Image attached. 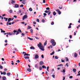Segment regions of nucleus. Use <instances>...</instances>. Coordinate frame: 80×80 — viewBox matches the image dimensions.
I'll use <instances>...</instances> for the list:
<instances>
[{"label": "nucleus", "instance_id": "1", "mask_svg": "<svg viewBox=\"0 0 80 80\" xmlns=\"http://www.w3.org/2000/svg\"><path fill=\"white\" fill-rule=\"evenodd\" d=\"M38 47L42 51H44V50H45L44 47H43V45L41 43L39 42V44H38Z\"/></svg>", "mask_w": 80, "mask_h": 80}, {"label": "nucleus", "instance_id": "2", "mask_svg": "<svg viewBox=\"0 0 80 80\" xmlns=\"http://www.w3.org/2000/svg\"><path fill=\"white\" fill-rule=\"evenodd\" d=\"M51 43H52V46H55L56 45V42H55V40L54 39H52L51 40Z\"/></svg>", "mask_w": 80, "mask_h": 80}, {"label": "nucleus", "instance_id": "3", "mask_svg": "<svg viewBox=\"0 0 80 80\" xmlns=\"http://www.w3.org/2000/svg\"><path fill=\"white\" fill-rule=\"evenodd\" d=\"M11 19H12V20H11L12 21V20H13V19H14V18H9L8 19V22H7V26H8V23H9V22H10V21H11Z\"/></svg>", "mask_w": 80, "mask_h": 80}, {"label": "nucleus", "instance_id": "4", "mask_svg": "<svg viewBox=\"0 0 80 80\" xmlns=\"http://www.w3.org/2000/svg\"><path fill=\"white\" fill-rule=\"evenodd\" d=\"M7 34L9 35H15V33H13V32H7Z\"/></svg>", "mask_w": 80, "mask_h": 80}, {"label": "nucleus", "instance_id": "5", "mask_svg": "<svg viewBox=\"0 0 80 80\" xmlns=\"http://www.w3.org/2000/svg\"><path fill=\"white\" fill-rule=\"evenodd\" d=\"M27 17H28V16H27V15H25L23 16L22 19L23 20H24L25 19H26V18H27Z\"/></svg>", "mask_w": 80, "mask_h": 80}, {"label": "nucleus", "instance_id": "6", "mask_svg": "<svg viewBox=\"0 0 80 80\" xmlns=\"http://www.w3.org/2000/svg\"><path fill=\"white\" fill-rule=\"evenodd\" d=\"M34 58H35V59H38V58H39V56H38V54L35 55L34 56Z\"/></svg>", "mask_w": 80, "mask_h": 80}, {"label": "nucleus", "instance_id": "7", "mask_svg": "<svg viewBox=\"0 0 80 80\" xmlns=\"http://www.w3.org/2000/svg\"><path fill=\"white\" fill-rule=\"evenodd\" d=\"M39 64L40 65H43V62L42 61H41L40 62Z\"/></svg>", "mask_w": 80, "mask_h": 80}, {"label": "nucleus", "instance_id": "8", "mask_svg": "<svg viewBox=\"0 0 80 80\" xmlns=\"http://www.w3.org/2000/svg\"><path fill=\"white\" fill-rule=\"evenodd\" d=\"M18 7H19L18 5L17 4H16L15 5V8H18Z\"/></svg>", "mask_w": 80, "mask_h": 80}, {"label": "nucleus", "instance_id": "9", "mask_svg": "<svg viewBox=\"0 0 80 80\" xmlns=\"http://www.w3.org/2000/svg\"><path fill=\"white\" fill-rule=\"evenodd\" d=\"M72 70L74 73H75L77 71V70L75 68L72 69Z\"/></svg>", "mask_w": 80, "mask_h": 80}, {"label": "nucleus", "instance_id": "10", "mask_svg": "<svg viewBox=\"0 0 80 80\" xmlns=\"http://www.w3.org/2000/svg\"><path fill=\"white\" fill-rule=\"evenodd\" d=\"M2 80H6L7 79V78L5 77H3L2 78Z\"/></svg>", "mask_w": 80, "mask_h": 80}, {"label": "nucleus", "instance_id": "11", "mask_svg": "<svg viewBox=\"0 0 80 80\" xmlns=\"http://www.w3.org/2000/svg\"><path fill=\"white\" fill-rule=\"evenodd\" d=\"M30 48L31 49H32V50H35V48L33 46L31 47Z\"/></svg>", "mask_w": 80, "mask_h": 80}, {"label": "nucleus", "instance_id": "12", "mask_svg": "<svg viewBox=\"0 0 80 80\" xmlns=\"http://www.w3.org/2000/svg\"><path fill=\"white\" fill-rule=\"evenodd\" d=\"M61 72H63V73L65 72V69H63L62 71H61Z\"/></svg>", "mask_w": 80, "mask_h": 80}, {"label": "nucleus", "instance_id": "13", "mask_svg": "<svg viewBox=\"0 0 80 80\" xmlns=\"http://www.w3.org/2000/svg\"><path fill=\"white\" fill-rule=\"evenodd\" d=\"M27 71H28V72H31V69L30 68L27 69Z\"/></svg>", "mask_w": 80, "mask_h": 80}, {"label": "nucleus", "instance_id": "14", "mask_svg": "<svg viewBox=\"0 0 80 80\" xmlns=\"http://www.w3.org/2000/svg\"><path fill=\"white\" fill-rule=\"evenodd\" d=\"M63 64H61L56 66V67H61L62 66H63Z\"/></svg>", "mask_w": 80, "mask_h": 80}, {"label": "nucleus", "instance_id": "15", "mask_svg": "<svg viewBox=\"0 0 80 80\" xmlns=\"http://www.w3.org/2000/svg\"><path fill=\"white\" fill-rule=\"evenodd\" d=\"M42 67L43 68H45V69H46V68H47V67H46V66H45V65H42Z\"/></svg>", "mask_w": 80, "mask_h": 80}, {"label": "nucleus", "instance_id": "16", "mask_svg": "<svg viewBox=\"0 0 80 80\" xmlns=\"http://www.w3.org/2000/svg\"><path fill=\"white\" fill-rule=\"evenodd\" d=\"M11 74L10 73V72H8L7 73V76H10V75Z\"/></svg>", "mask_w": 80, "mask_h": 80}, {"label": "nucleus", "instance_id": "17", "mask_svg": "<svg viewBox=\"0 0 80 80\" xmlns=\"http://www.w3.org/2000/svg\"><path fill=\"white\" fill-rule=\"evenodd\" d=\"M28 39H29L30 40H33V38H31L29 37H28Z\"/></svg>", "mask_w": 80, "mask_h": 80}, {"label": "nucleus", "instance_id": "18", "mask_svg": "<svg viewBox=\"0 0 80 80\" xmlns=\"http://www.w3.org/2000/svg\"><path fill=\"white\" fill-rule=\"evenodd\" d=\"M31 28H32V27L29 26H28V29H31Z\"/></svg>", "mask_w": 80, "mask_h": 80}, {"label": "nucleus", "instance_id": "19", "mask_svg": "<svg viewBox=\"0 0 80 80\" xmlns=\"http://www.w3.org/2000/svg\"><path fill=\"white\" fill-rule=\"evenodd\" d=\"M47 41L46 40L45 42L44 43V45L45 46L47 45Z\"/></svg>", "mask_w": 80, "mask_h": 80}, {"label": "nucleus", "instance_id": "20", "mask_svg": "<svg viewBox=\"0 0 80 80\" xmlns=\"http://www.w3.org/2000/svg\"><path fill=\"white\" fill-rule=\"evenodd\" d=\"M24 58L27 59H29V58L28 57V56H26V57H24Z\"/></svg>", "mask_w": 80, "mask_h": 80}, {"label": "nucleus", "instance_id": "21", "mask_svg": "<svg viewBox=\"0 0 80 80\" xmlns=\"http://www.w3.org/2000/svg\"><path fill=\"white\" fill-rule=\"evenodd\" d=\"M1 30V32L2 33V32H3V33H5V31H3L2 29H0Z\"/></svg>", "mask_w": 80, "mask_h": 80}, {"label": "nucleus", "instance_id": "22", "mask_svg": "<svg viewBox=\"0 0 80 80\" xmlns=\"http://www.w3.org/2000/svg\"><path fill=\"white\" fill-rule=\"evenodd\" d=\"M47 70L48 72L49 71V66L47 67Z\"/></svg>", "mask_w": 80, "mask_h": 80}, {"label": "nucleus", "instance_id": "23", "mask_svg": "<svg viewBox=\"0 0 80 80\" xmlns=\"http://www.w3.org/2000/svg\"><path fill=\"white\" fill-rule=\"evenodd\" d=\"M29 10L30 12H32V8H30L29 9Z\"/></svg>", "mask_w": 80, "mask_h": 80}, {"label": "nucleus", "instance_id": "24", "mask_svg": "<svg viewBox=\"0 0 80 80\" xmlns=\"http://www.w3.org/2000/svg\"><path fill=\"white\" fill-rule=\"evenodd\" d=\"M35 68H38V64H36L35 65Z\"/></svg>", "mask_w": 80, "mask_h": 80}, {"label": "nucleus", "instance_id": "25", "mask_svg": "<svg viewBox=\"0 0 80 80\" xmlns=\"http://www.w3.org/2000/svg\"><path fill=\"white\" fill-rule=\"evenodd\" d=\"M53 15H56L57 13H56V12H53Z\"/></svg>", "mask_w": 80, "mask_h": 80}, {"label": "nucleus", "instance_id": "26", "mask_svg": "<svg viewBox=\"0 0 80 80\" xmlns=\"http://www.w3.org/2000/svg\"><path fill=\"white\" fill-rule=\"evenodd\" d=\"M11 3L12 4H13V3H15V1H12V2H11Z\"/></svg>", "mask_w": 80, "mask_h": 80}, {"label": "nucleus", "instance_id": "27", "mask_svg": "<svg viewBox=\"0 0 80 80\" xmlns=\"http://www.w3.org/2000/svg\"><path fill=\"white\" fill-rule=\"evenodd\" d=\"M54 53H55V52H54V51H53V52H52V53H50L51 55H53V54H54Z\"/></svg>", "mask_w": 80, "mask_h": 80}, {"label": "nucleus", "instance_id": "28", "mask_svg": "<svg viewBox=\"0 0 80 80\" xmlns=\"http://www.w3.org/2000/svg\"><path fill=\"white\" fill-rule=\"evenodd\" d=\"M6 74V73L5 72H3V75H5Z\"/></svg>", "mask_w": 80, "mask_h": 80}, {"label": "nucleus", "instance_id": "29", "mask_svg": "<svg viewBox=\"0 0 80 80\" xmlns=\"http://www.w3.org/2000/svg\"><path fill=\"white\" fill-rule=\"evenodd\" d=\"M77 54L75 53L74 54V57H77Z\"/></svg>", "mask_w": 80, "mask_h": 80}, {"label": "nucleus", "instance_id": "30", "mask_svg": "<svg viewBox=\"0 0 80 80\" xmlns=\"http://www.w3.org/2000/svg\"><path fill=\"white\" fill-rule=\"evenodd\" d=\"M28 56V54H27V53H26V54H24V57H25V56Z\"/></svg>", "mask_w": 80, "mask_h": 80}, {"label": "nucleus", "instance_id": "31", "mask_svg": "<svg viewBox=\"0 0 80 80\" xmlns=\"http://www.w3.org/2000/svg\"><path fill=\"white\" fill-rule=\"evenodd\" d=\"M39 68L40 70H42V67H40Z\"/></svg>", "mask_w": 80, "mask_h": 80}, {"label": "nucleus", "instance_id": "32", "mask_svg": "<svg viewBox=\"0 0 80 80\" xmlns=\"http://www.w3.org/2000/svg\"><path fill=\"white\" fill-rule=\"evenodd\" d=\"M4 19H5V21H7L8 20V18H4Z\"/></svg>", "mask_w": 80, "mask_h": 80}, {"label": "nucleus", "instance_id": "33", "mask_svg": "<svg viewBox=\"0 0 80 80\" xmlns=\"http://www.w3.org/2000/svg\"><path fill=\"white\" fill-rule=\"evenodd\" d=\"M55 59H58V57H57V56H55Z\"/></svg>", "mask_w": 80, "mask_h": 80}, {"label": "nucleus", "instance_id": "34", "mask_svg": "<svg viewBox=\"0 0 80 80\" xmlns=\"http://www.w3.org/2000/svg\"><path fill=\"white\" fill-rule=\"evenodd\" d=\"M30 31H31V33H33V30L31 29Z\"/></svg>", "mask_w": 80, "mask_h": 80}, {"label": "nucleus", "instance_id": "35", "mask_svg": "<svg viewBox=\"0 0 80 80\" xmlns=\"http://www.w3.org/2000/svg\"><path fill=\"white\" fill-rule=\"evenodd\" d=\"M0 69H3V67L2 66L0 65Z\"/></svg>", "mask_w": 80, "mask_h": 80}, {"label": "nucleus", "instance_id": "36", "mask_svg": "<svg viewBox=\"0 0 80 80\" xmlns=\"http://www.w3.org/2000/svg\"><path fill=\"white\" fill-rule=\"evenodd\" d=\"M69 78H71V79L73 78V76H69Z\"/></svg>", "mask_w": 80, "mask_h": 80}, {"label": "nucleus", "instance_id": "37", "mask_svg": "<svg viewBox=\"0 0 80 80\" xmlns=\"http://www.w3.org/2000/svg\"><path fill=\"white\" fill-rule=\"evenodd\" d=\"M42 22L43 23H45V20H44V19H42Z\"/></svg>", "mask_w": 80, "mask_h": 80}, {"label": "nucleus", "instance_id": "38", "mask_svg": "<svg viewBox=\"0 0 80 80\" xmlns=\"http://www.w3.org/2000/svg\"><path fill=\"white\" fill-rule=\"evenodd\" d=\"M18 32H20L21 33H22V31L20 30V29H18Z\"/></svg>", "mask_w": 80, "mask_h": 80}, {"label": "nucleus", "instance_id": "39", "mask_svg": "<svg viewBox=\"0 0 80 80\" xmlns=\"http://www.w3.org/2000/svg\"><path fill=\"white\" fill-rule=\"evenodd\" d=\"M58 12V13L59 15H60L61 14V12L59 11V12Z\"/></svg>", "mask_w": 80, "mask_h": 80}, {"label": "nucleus", "instance_id": "40", "mask_svg": "<svg viewBox=\"0 0 80 80\" xmlns=\"http://www.w3.org/2000/svg\"><path fill=\"white\" fill-rule=\"evenodd\" d=\"M9 13H12V10H10L9 11Z\"/></svg>", "mask_w": 80, "mask_h": 80}, {"label": "nucleus", "instance_id": "41", "mask_svg": "<svg viewBox=\"0 0 80 80\" xmlns=\"http://www.w3.org/2000/svg\"><path fill=\"white\" fill-rule=\"evenodd\" d=\"M16 32L17 33L16 34V35H18V34H19V32H18V31H16Z\"/></svg>", "mask_w": 80, "mask_h": 80}, {"label": "nucleus", "instance_id": "42", "mask_svg": "<svg viewBox=\"0 0 80 80\" xmlns=\"http://www.w3.org/2000/svg\"><path fill=\"white\" fill-rule=\"evenodd\" d=\"M35 38H36V39H37L38 40H39V38H38V37H35Z\"/></svg>", "mask_w": 80, "mask_h": 80}, {"label": "nucleus", "instance_id": "43", "mask_svg": "<svg viewBox=\"0 0 80 80\" xmlns=\"http://www.w3.org/2000/svg\"><path fill=\"white\" fill-rule=\"evenodd\" d=\"M44 12H45V13H48V11H47V10H46V11H44Z\"/></svg>", "mask_w": 80, "mask_h": 80}, {"label": "nucleus", "instance_id": "44", "mask_svg": "<svg viewBox=\"0 0 80 80\" xmlns=\"http://www.w3.org/2000/svg\"><path fill=\"white\" fill-rule=\"evenodd\" d=\"M4 71H5V72H7V68H5L4 69Z\"/></svg>", "mask_w": 80, "mask_h": 80}, {"label": "nucleus", "instance_id": "45", "mask_svg": "<svg viewBox=\"0 0 80 80\" xmlns=\"http://www.w3.org/2000/svg\"><path fill=\"white\" fill-rule=\"evenodd\" d=\"M66 58V61L68 62V59L67 58Z\"/></svg>", "mask_w": 80, "mask_h": 80}, {"label": "nucleus", "instance_id": "46", "mask_svg": "<svg viewBox=\"0 0 80 80\" xmlns=\"http://www.w3.org/2000/svg\"><path fill=\"white\" fill-rule=\"evenodd\" d=\"M55 10L56 12H58L59 11V9H56Z\"/></svg>", "mask_w": 80, "mask_h": 80}, {"label": "nucleus", "instance_id": "47", "mask_svg": "<svg viewBox=\"0 0 80 80\" xmlns=\"http://www.w3.org/2000/svg\"><path fill=\"white\" fill-rule=\"evenodd\" d=\"M54 22H52V23H51V25H54Z\"/></svg>", "mask_w": 80, "mask_h": 80}, {"label": "nucleus", "instance_id": "48", "mask_svg": "<svg viewBox=\"0 0 80 80\" xmlns=\"http://www.w3.org/2000/svg\"><path fill=\"white\" fill-rule=\"evenodd\" d=\"M41 57H42V58H44V57L43 56V55H41Z\"/></svg>", "mask_w": 80, "mask_h": 80}, {"label": "nucleus", "instance_id": "49", "mask_svg": "<svg viewBox=\"0 0 80 80\" xmlns=\"http://www.w3.org/2000/svg\"><path fill=\"white\" fill-rule=\"evenodd\" d=\"M16 62H18V63H19V62H20V61L19 60H18L16 61Z\"/></svg>", "mask_w": 80, "mask_h": 80}, {"label": "nucleus", "instance_id": "50", "mask_svg": "<svg viewBox=\"0 0 80 80\" xmlns=\"http://www.w3.org/2000/svg\"><path fill=\"white\" fill-rule=\"evenodd\" d=\"M55 75H53L52 76V77L54 78H55Z\"/></svg>", "mask_w": 80, "mask_h": 80}, {"label": "nucleus", "instance_id": "51", "mask_svg": "<svg viewBox=\"0 0 80 80\" xmlns=\"http://www.w3.org/2000/svg\"><path fill=\"white\" fill-rule=\"evenodd\" d=\"M20 7H23V5L22 4L20 5Z\"/></svg>", "mask_w": 80, "mask_h": 80}, {"label": "nucleus", "instance_id": "52", "mask_svg": "<svg viewBox=\"0 0 80 80\" xmlns=\"http://www.w3.org/2000/svg\"><path fill=\"white\" fill-rule=\"evenodd\" d=\"M43 3H45V0H43Z\"/></svg>", "mask_w": 80, "mask_h": 80}, {"label": "nucleus", "instance_id": "53", "mask_svg": "<svg viewBox=\"0 0 80 80\" xmlns=\"http://www.w3.org/2000/svg\"><path fill=\"white\" fill-rule=\"evenodd\" d=\"M37 22H39V19H37Z\"/></svg>", "mask_w": 80, "mask_h": 80}, {"label": "nucleus", "instance_id": "54", "mask_svg": "<svg viewBox=\"0 0 80 80\" xmlns=\"http://www.w3.org/2000/svg\"><path fill=\"white\" fill-rule=\"evenodd\" d=\"M43 15L44 16H46L47 15V14L46 13H44Z\"/></svg>", "mask_w": 80, "mask_h": 80}, {"label": "nucleus", "instance_id": "55", "mask_svg": "<svg viewBox=\"0 0 80 80\" xmlns=\"http://www.w3.org/2000/svg\"><path fill=\"white\" fill-rule=\"evenodd\" d=\"M49 9H50V8H49L48 7L46 8V10H49Z\"/></svg>", "mask_w": 80, "mask_h": 80}, {"label": "nucleus", "instance_id": "56", "mask_svg": "<svg viewBox=\"0 0 80 80\" xmlns=\"http://www.w3.org/2000/svg\"><path fill=\"white\" fill-rule=\"evenodd\" d=\"M8 25H12V23L11 22L8 23Z\"/></svg>", "mask_w": 80, "mask_h": 80}, {"label": "nucleus", "instance_id": "57", "mask_svg": "<svg viewBox=\"0 0 80 80\" xmlns=\"http://www.w3.org/2000/svg\"><path fill=\"white\" fill-rule=\"evenodd\" d=\"M59 8L60 9H62V6H61V7H59Z\"/></svg>", "mask_w": 80, "mask_h": 80}, {"label": "nucleus", "instance_id": "58", "mask_svg": "<svg viewBox=\"0 0 80 80\" xmlns=\"http://www.w3.org/2000/svg\"><path fill=\"white\" fill-rule=\"evenodd\" d=\"M13 17H14V18H17V16L15 15L13 16Z\"/></svg>", "mask_w": 80, "mask_h": 80}, {"label": "nucleus", "instance_id": "59", "mask_svg": "<svg viewBox=\"0 0 80 80\" xmlns=\"http://www.w3.org/2000/svg\"><path fill=\"white\" fill-rule=\"evenodd\" d=\"M72 38V36L70 35V38Z\"/></svg>", "mask_w": 80, "mask_h": 80}, {"label": "nucleus", "instance_id": "60", "mask_svg": "<svg viewBox=\"0 0 80 80\" xmlns=\"http://www.w3.org/2000/svg\"><path fill=\"white\" fill-rule=\"evenodd\" d=\"M14 23H15V22H12V24H13Z\"/></svg>", "mask_w": 80, "mask_h": 80}, {"label": "nucleus", "instance_id": "61", "mask_svg": "<svg viewBox=\"0 0 80 80\" xmlns=\"http://www.w3.org/2000/svg\"><path fill=\"white\" fill-rule=\"evenodd\" d=\"M5 43H7V40H5Z\"/></svg>", "mask_w": 80, "mask_h": 80}, {"label": "nucleus", "instance_id": "62", "mask_svg": "<svg viewBox=\"0 0 80 80\" xmlns=\"http://www.w3.org/2000/svg\"><path fill=\"white\" fill-rule=\"evenodd\" d=\"M33 24H36V22H33Z\"/></svg>", "mask_w": 80, "mask_h": 80}, {"label": "nucleus", "instance_id": "63", "mask_svg": "<svg viewBox=\"0 0 80 80\" xmlns=\"http://www.w3.org/2000/svg\"><path fill=\"white\" fill-rule=\"evenodd\" d=\"M79 75H80V73H79L78 74H77V76H79Z\"/></svg>", "mask_w": 80, "mask_h": 80}, {"label": "nucleus", "instance_id": "64", "mask_svg": "<svg viewBox=\"0 0 80 80\" xmlns=\"http://www.w3.org/2000/svg\"><path fill=\"white\" fill-rule=\"evenodd\" d=\"M78 23H80V19H79V21H78Z\"/></svg>", "mask_w": 80, "mask_h": 80}]
</instances>
